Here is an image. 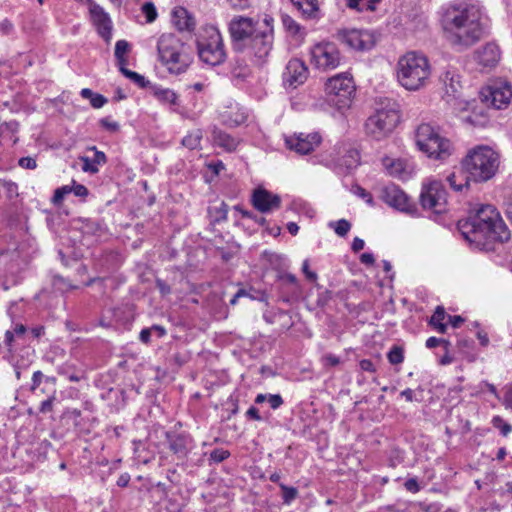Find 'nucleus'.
<instances>
[{"label":"nucleus","instance_id":"6e6552de","mask_svg":"<svg viewBox=\"0 0 512 512\" xmlns=\"http://www.w3.org/2000/svg\"><path fill=\"white\" fill-rule=\"evenodd\" d=\"M355 90L353 78L348 73L337 74L325 84L327 101L339 110L350 107Z\"/></svg>","mask_w":512,"mask_h":512},{"label":"nucleus","instance_id":"a19ab883","mask_svg":"<svg viewBox=\"0 0 512 512\" xmlns=\"http://www.w3.org/2000/svg\"><path fill=\"white\" fill-rule=\"evenodd\" d=\"M230 452L223 448H216L209 454V464H218L230 457Z\"/></svg>","mask_w":512,"mask_h":512},{"label":"nucleus","instance_id":"37998d69","mask_svg":"<svg viewBox=\"0 0 512 512\" xmlns=\"http://www.w3.org/2000/svg\"><path fill=\"white\" fill-rule=\"evenodd\" d=\"M342 164L346 166L347 170L356 168L359 164V154L356 150H349L342 158Z\"/></svg>","mask_w":512,"mask_h":512},{"label":"nucleus","instance_id":"cd10ccee","mask_svg":"<svg viewBox=\"0 0 512 512\" xmlns=\"http://www.w3.org/2000/svg\"><path fill=\"white\" fill-rule=\"evenodd\" d=\"M468 174L463 168L453 171L446 177V181L449 186L456 192L463 191L464 188H468L471 178L467 177Z\"/></svg>","mask_w":512,"mask_h":512},{"label":"nucleus","instance_id":"f3484780","mask_svg":"<svg viewBox=\"0 0 512 512\" xmlns=\"http://www.w3.org/2000/svg\"><path fill=\"white\" fill-rule=\"evenodd\" d=\"M481 96L496 109L506 108L512 98V87L508 81L496 80L481 92Z\"/></svg>","mask_w":512,"mask_h":512},{"label":"nucleus","instance_id":"39448f33","mask_svg":"<svg viewBox=\"0 0 512 512\" xmlns=\"http://www.w3.org/2000/svg\"><path fill=\"white\" fill-rule=\"evenodd\" d=\"M157 53L158 60L170 74L186 72L191 63L185 44L172 33H164L158 38Z\"/></svg>","mask_w":512,"mask_h":512},{"label":"nucleus","instance_id":"9d476101","mask_svg":"<svg viewBox=\"0 0 512 512\" xmlns=\"http://www.w3.org/2000/svg\"><path fill=\"white\" fill-rule=\"evenodd\" d=\"M341 53L333 42H321L310 49V64L319 71H330L340 66Z\"/></svg>","mask_w":512,"mask_h":512},{"label":"nucleus","instance_id":"864d4df0","mask_svg":"<svg viewBox=\"0 0 512 512\" xmlns=\"http://www.w3.org/2000/svg\"><path fill=\"white\" fill-rule=\"evenodd\" d=\"M247 119V115L244 112H237L235 114V117L229 116L228 119H226V123H228L231 126H238L242 123H244Z\"/></svg>","mask_w":512,"mask_h":512},{"label":"nucleus","instance_id":"473e14b6","mask_svg":"<svg viewBox=\"0 0 512 512\" xmlns=\"http://www.w3.org/2000/svg\"><path fill=\"white\" fill-rule=\"evenodd\" d=\"M266 401L273 410L279 409L284 403V400L280 394L260 393L254 399L255 404H262Z\"/></svg>","mask_w":512,"mask_h":512},{"label":"nucleus","instance_id":"c03bdc74","mask_svg":"<svg viewBox=\"0 0 512 512\" xmlns=\"http://www.w3.org/2000/svg\"><path fill=\"white\" fill-rule=\"evenodd\" d=\"M0 187H2L6 196L10 199L18 196V185L15 182L2 179L0 180Z\"/></svg>","mask_w":512,"mask_h":512},{"label":"nucleus","instance_id":"a18cd8bd","mask_svg":"<svg viewBox=\"0 0 512 512\" xmlns=\"http://www.w3.org/2000/svg\"><path fill=\"white\" fill-rule=\"evenodd\" d=\"M72 193V188L71 186L69 185H64V186H61L59 188H57L55 191H54V195L52 197V203L54 205H60L62 204L63 200L65 199V197Z\"/></svg>","mask_w":512,"mask_h":512},{"label":"nucleus","instance_id":"a878e982","mask_svg":"<svg viewBox=\"0 0 512 512\" xmlns=\"http://www.w3.org/2000/svg\"><path fill=\"white\" fill-rule=\"evenodd\" d=\"M172 22L179 31H192L195 28V20L187 9L176 7L172 12Z\"/></svg>","mask_w":512,"mask_h":512},{"label":"nucleus","instance_id":"f8f14e48","mask_svg":"<svg viewBox=\"0 0 512 512\" xmlns=\"http://www.w3.org/2000/svg\"><path fill=\"white\" fill-rule=\"evenodd\" d=\"M252 18L237 16L229 23V33L232 39V48L236 52H244L248 40L257 32Z\"/></svg>","mask_w":512,"mask_h":512},{"label":"nucleus","instance_id":"9b49d317","mask_svg":"<svg viewBox=\"0 0 512 512\" xmlns=\"http://www.w3.org/2000/svg\"><path fill=\"white\" fill-rule=\"evenodd\" d=\"M274 41L273 28L259 30L248 40L244 52L252 58L255 64H263L269 56Z\"/></svg>","mask_w":512,"mask_h":512},{"label":"nucleus","instance_id":"338daca9","mask_svg":"<svg viewBox=\"0 0 512 512\" xmlns=\"http://www.w3.org/2000/svg\"><path fill=\"white\" fill-rule=\"evenodd\" d=\"M13 31V24L5 19L0 22V32L2 35H9Z\"/></svg>","mask_w":512,"mask_h":512},{"label":"nucleus","instance_id":"4c0bfd02","mask_svg":"<svg viewBox=\"0 0 512 512\" xmlns=\"http://www.w3.org/2000/svg\"><path fill=\"white\" fill-rule=\"evenodd\" d=\"M387 359L391 365H399L404 361V348L393 345L387 353Z\"/></svg>","mask_w":512,"mask_h":512},{"label":"nucleus","instance_id":"20e7f679","mask_svg":"<svg viewBox=\"0 0 512 512\" xmlns=\"http://www.w3.org/2000/svg\"><path fill=\"white\" fill-rule=\"evenodd\" d=\"M461 165L473 182H486L496 174L499 156L488 146H477L468 152Z\"/></svg>","mask_w":512,"mask_h":512},{"label":"nucleus","instance_id":"dca6fc26","mask_svg":"<svg viewBox=\"0 0 512 512\" xmlns=\"http://www.w3.org/2000/svg\"><path fill=\"white\" fill-rule=\"evenodd\" d=\"M380 198L383 202L396 210L405 212L412 216L417 214V207L415 203L395 184L384 186L381 189Z\"/></svg>","mask_w":512,"mask_h":512},{"label":"nucleus","instance_id":"69168bd1","mask_svg":"<svg viewBox=\"0 0 512 512\" xmlns=\"http://www.w3.org/2000/svg\"><path fill=\"white\" fill-rule=\"evenodd\" d=\"M150 328L152 330V335L158 339L164 337L167 334L165 327H163L161 325L154 324Z\"/></svg>","mask_w":512,"mask_h":512},{"label":"nucleus","instance_id":"c85d7f7f","mask_svg":"<svg viewBox=\"0 0 512 512\" xmlns=\"http://www.w3.org/2000/svg\"><path fill=\"white\" fill-rule=\"evenodd\" d=\"M282 24L287 33H289L292 37L303 40L306 31L305 28L298 24L291 16L287 14L282 15Z\"/></svg>","mask_w":512,"mask_h":512},{"label":"nucleus","instance_id":"13d9d810","mask_svg":"<svg viewBox=\"0 0 512 512\" xmlns=\"http://www.w3.org/2000/svg\"><path fill=\"white\" fill-rule=\"evenodd\" d=\"M73 186H71L72 188V193H74L75 196L77 197H86L89 193L88 189L82 185V184H77L75 181H73Z\"/></svg>","mask_w":512,"mask_h":512},{"label":"nucleus","instance_id":"6ab92c4d","mask_svg":"<svg viewBox=\"0 0 512 512\" xmlns=\"http://www.w3.org/2000/svg\"><path fill=\"white\" fill-rule=\"evenodd\" d=\"M321 142L322 136L318 132H300L285 137V144L287 148L300 155H306L313 152Z\"/></svg>","mask_w":512,"mask_h":512},{"label":"nucleus","instance_id":"0e129e2a","mask_svg":"<svg viewBox=\"0 0 512 512\" xmlns=\"http://www.w3.org/2000/svg\"><path fill=\"white\" fill-rule=\"evenodd\" d=\"M44 378V374L41 371H35L32 376L31 390L35 391Z\"/></svg>","mask_w":512,"mask_h":512},{"label":"nucleus","instance_id":"c9c22d12","mask_svg":"<svg viewBox=\"0 0 512 512\" xmlns=\"http://www.w3.org/2000/svg\"><path fill=\"white\" fill-rule=\"evenodd\" d=\"M293 4L301 11L302 15L306 18H315L318 12L317 2L310 1H295L292 0Z\"/></svg>","mask_w":512,"mask_h":512},{"label":"nucleus","instance_id":"b1692460","mask_svg":"<svg viewBox=\"0 0 512 512\" xmlns=\"http://www.w3.org/2000/svg\"><path fill=\"white\" fill-rule=\"evenodd\" d=\"M88 150L93 151L94 156L92 158L88 156L79 157L80 161L83 163L82 170L95 174L99 171V166L106 164L107 157L104 152L97 150L95 146L89 147Z\"/></svg>","mask_w":512,"mask_h":512},{"label":"nucleus","instance_id":"8fccbe9b","mask_svg":"<svg viewBox=\"0 0 512 512\" xmlns=\"http://www.w3.org/2000/svg\"><path fill=\"white\" fill-rule=\"evenodd\" d=\"M56 400L55 392L50 395L46 400L42 401L39 406V412L46 414L53 411V405Z\"/></svg>","mask_w":512,"mask_h":512},{"label":"nucleus","instance_id":"72a5a7b5","mask_svg":"<svg viewBox=\"0 0 512 512\" xmlns=\"http://www.w3.org/2000/svg\"><path fill=\"white\" fill-rule=\"evenodd\" d=\"M202 138V130L195 129L193 131L188 132V134L183 137L181 143L184 147L190 150H194L200 148Z\"/></svg>","mask_w":512,"mask_h":512},{"label":"nucleus","instance_id":"4d7b16f0","mask_svg":"<svg viewBox=\"0 0 512 512\" xmlns=\"http://www.w3.org/2000/svg\"><path fill=\"white\" fill-rule=\"evenodd\" d=\"M152 337L153 335L150 327L143 328L139 333V340L146 345L151 343Z\"/></svg>","mask_w":512,"mask_h":512},{"label":"nucleus","instance_id":"0eeeda50","mask_svg":"<svg viewBox=\"0 0 512 512\" xmlns=\"http://www.w3.org/2000/svg\"><path fill=\"white\" fill-rule=\"evenodd\" d=\"M415 142L418 149L429 158L445 160L452 155L454 147L451 141L442 137L430 124L422 123L415 133Z\"/></svg>","mask_w":512,"mask_h":512},{"label":"nucleus","instance_id":"774afa93","mask_svg":"<svg viewBox=\"0 0 512 512\" xmlns=\"http://www.w3.org/2000/svg\"><path fill=\"white\" fill-rule=\"evenodd\" d=\"M420 507L423 512H440L441 509L438 503L420 504Z\"/></svg>","mask_w":512,"mask_h":512},{"label":"nucleus","instance_id":"79ce46f5","mask_svg":"<svg viewBox=\"0 0 512 512\" xmlns=\"http://www.w3.org/2000/svg\"><path fill=\"white\" fill-rule=\"evenodd\" d=\"M120 313H121V309L120 308H115V309L107 310L106 313L102 316V318L100 320V325L103 326V327H112V326H114V323H113L112 320H107L110 316L115 317V323L116 324L121 323V320L119 318V314Z\"/></svg>","mask_w":512,"mask_h":512},{"label":"nucleus","instance_id":"c756f323","mask_svg":"<svg viewBox=\"0 0 512 512\" xmlns=\"http://www.w3.org/2000/svg\"><path fill=\"white\" fill-rule=\"evenodd\" d=\"M446 317H448V315L446 314L445 309L442 306H437L429 320V325L439 333L444 334L447 330V324L444 323Z\"/></svg>","mask_w":512,"mask_h":512},{"label":"nucleus","instance_id":"bb28decb","mask_svg":"<svg viewBox=\"0 0 512 512\" xmlns=\"http://www.w3.org/2000/svg\"><path fill=\"white\" fill-rule=\"evenodd\" d=\"M151 93L161 104L173 110L180 104L178 95L172 89L164 88L160 85H152Z\"/></svg>","mask_w":512,"mask_h":512},{"label":"nucleus","instance_id":"a211bd4d","mask_svg":"<svg viewBox=\"0 0 512 512\" xmlns=\"http://www.w3.org/2000/svg\"><path fill=\"white\" fill-rule=\"evenodd\" d=\"M337 38L350 49L367 51L375 45V39L368 30L343 29L338 31Z\"/></svg>","mask_w":512,"mask_h":512},{"label":"nucleus","instance_id":"1a4fd4ad","mask_svg":"<svg viewBox=\"0 0 512 512\" xmlns=\"http://www.w3.org/2000/svg\"><path fill=\"white\" fill-rule=\"evenodd\" d=\"M197 51L202 62L210 66H217L226 60V51L220 32L216 28H209L205 35L197 39Z\"/></svg>","mask_w":512,"mask_h":512},{"label":"nucleus","instance_id":"09e8293b","mask_svg":"<svg viewBox=\"0 0 512 512\" xmlns=\"http://www.w3.org/2000/svg\"><path fill=\"white\" fill-rule=\"evenodd\" d=\"M245 417L248 420H253V421H264V420L266 421L268 419V416L261 415L259 412V409L256 408L255 406H251L248 408V410L245 412Z\"/></svg>","mask_w":512,"mask_h":512},{"label":"nucleus","instance_id":"ea45409f","mask_svg":"<svg viewBox=\"0 0 512 512\" xmlns=\"http://www.w3.org/2000/svg\"><path fill=\"white\" fill-rule=\"evenodd\" d=\"M329 227L333 228L338 236L345 237L351 229V224L346 219H340L335 222H330Z\"/></svg>","mask_w":512,"mask_h":512},{"label":"nucleus","instance_id":"ddd939ff","mask_svg":"<svg viewBox=\"0 0 512 512\" xmlns=\"http://www.w3.org/2000/svg\"><path fill=\"white\" fill-rule=\"evenodd\" d=\"M168 448L175 456V458L181 462V464L187 463L191 453L196 449V441L193 436L186 431H168L165 434Z\"/></svg>","mask_w":512,"mask_h":512},{"label":"nucleus","instance_id":"f704fd0d","mask_svg":"<svg viewBox=\"0 0 512 512\" xmlns=\"http://www.w3.org/2000/svg\"><path fill=\"white\" fill-rule=\"evenodd\" d=\"M120 72L128 79H130L133 83H135L140 88H147L149 87L151 89V82L147 80L143 75L138 74L137 72L131 71L127 69L126 67H120Z\"/></svg>","mask_w":512,"mask_h":512},{"label":"nucleus","instance_id":"58836bf2","mask_svg":"<svg viewBox=\"0 0 512 512\" xmlns=\"http://www.w3.org/2000/svg\"><path fill=\"white\" fill-rule=\"evenodd\" d=\"M279 487L284 504L290 505L298 497V490L295 487L287 486L284 483H279Z\"/></svg>","mask_w":512,"mask_h":512},{"label":"nucleus","instance_id":"7c9ffc66","mask_svg":"<svg viewBox=\"0 0 512 512\" xmlns=\"http://www.w3.org/2000/svg\"><path fill=\"white\" fill-rule=\"evenodd\" d=\"M380 1L381 0H346V6L358 12L375 11Z\"/></svg>","mask_w":512,"mask_h":512},{"label":"nucleus","instance_id":"49530a36","mask_svg":"<svg viewBox=\"0 0 512 512\" xmlns=\"http://www.w3.org/2000/svg\"><path fill=\"white\" fill-rule=\"evenodd\" d=\"M99 124L104 130L110 133H117L120 130V124L110 116L101 118Z\"/></svg>","mask_w":512,"mask_h":512},{"label":"nucleus","instance_id":"bf43d9fd","mask_svg":"<svg viewBox=\"0 0 512 512\" xmlns=\"http://www.w3.org/2000/svg\"><path fill=\"white\" fill-rule=\"evenodd\" d=\"M107 103V99L101 94H95L90 100V104L93 108L99 109Z\"/></svg>","mask_w":512,"mask_h":512},{"label":"nucleus","instance_id":"e2e57ef3","mask_svg":"<svg viewBox=\"0 0 512 512\" xmlns=\"http://www.w3.org/2000/svg\"><path fill=\"white\" fill-rule=\"evenodd\" d=\"M359 366L362 371L371 372V373L376 372V367L370 359L361 360L359 362Z\"/></svg>","mask_w":512,"mask_h":512},{"label":"nucleus","instance_id":"603ef678","mask_svg":"<svg viewBox=\"0 0 512 512\" xmlns=\"http://www.w3.org/2000/svg\"><path fill=\"white\" fill-rule=\"evenodd\" d=\"M18 164L23 169L34 170L37 167L36 159L30 156L19 159Z\"/></svg>","mask_w":512,"mask_h":512},{"label":"nucleus","instance_id":"2eb2a0df","mask_svg":"<svg viewBox=\"0 0 512 512\" xmlns=\"http://www.w3.org/2000/svg\"><path fill=\"white\" fill-rule=\"evenodd\" d=\"M447 202L446 191L441 181L432 180L423 185L420 194V203L424 209H431L441 213Z\"/></svg>","mask_w":512,"mask_h":512},{"label":"nucleus","instance_id":"393cba45","mask_svg":"<svg viewBox=\"0 0 512 512\" xmlns=\"http://www.w3.org/2000/svg\"><path fill=\"white\" fill-rule=\"evenodd\" d=\"M212 142L214 146L220 147L226 152L235 151L239 144L237 138H234L217 127H213L212 129Z\"/></svg>","mask_w":512,"mask_h":512},{"label":"nucleus","instance_id":"e433bc0d","mask_svg":"<svg viewBox=\"0 0 512 512\" xmlns=\"http://www.w3.org/2000/svg\"><path fill=\"white\" fill-rule=\"evenodd\" d=\"M80 230L86 235H100L102 231V225L93 219H85L82 221Z\"/></svg>","mask_w":512,"mask_h":512},{"label":"nucleus","instance_id":"de8ad7c7","mask_svg":"<svg viewBox=\"0 0 512 512\" xmlns=\"http://www.w3.org/2000/svg\"><path fill=\"white\" fill-rule=\"evenodd\" d=\"M142 13L144 14L148 23H152L157 18L156 8L151 2H147L142 6Z\"/></svg>","mask_w":512,"mask_h":512},{"label":"nucleus","instance_id":"2f4dec72","mask_svg":"<svg viewBox=\"0 0 512 512\" xmlns=\"http://www.w3.org/2000/svg\"><path fill=\"white\" fill-rule=\"evenodd\" d=\"M131 46L126 40H118L115 44L114 56L117 64L120 67H125L127 64L126 54L130 51Z\"/></svg>","mask_w":512,"mask_h":512},{"label":"nucleus","instance_id":"6e6d98bb","mask_svg":"<svg viewBox=\"0 0 512 512\" xmlns=\"http://www.w3.org/2000/svg\"><path fill=\"white\" fill-rule=\"evenodd\" d=\"M404 487L411 493H417L420 491V485L416 478H408L404 483Z\"/></svg>","mask_w":512,"mask_h":512},{"label":"nucleus","instance_id":"680f3d73","mask_svg":"<svg viewBox=\"0 0 512 512\" xmlns=\"http://www.w3.org/2000/svg\"><path fill=\"white\" fill-rule=\"evenodd\" d=\"M232 8L245 10L250 7V0H228Z\"/></svg>","mask_w":512,"mask_h":512},{"label":"nucleus","instance_id":"f03ea898","mask_svg":"<svg viewBox=\"0 0 512 512\" xmlns=\"http://www.w3.org/2000/svg\"><path fill=\"white\" fill-rule=\"evenodd\" d=\"M441 26L446 41L458 52L469 49L486 34L482 8L467 0L443 8Z\"/></svg>","mask_w":512,"mask_h":512},{"label":"nucleus","instance_id":"4468645a","mask_svg":"<svg viewBox=\"0 0 512 512\" xmlns=\"http://www.w3.org/2000/svg\"><path fill=\"white\" fill-rule=\"evenodd\" d=\"M440 82L443 85V98L448 104L456 105L459 109H464L466 102L461 100L462 84L461 76L454 67H448L441 75Z\"/></svg>","mask_w":512,"mask_h":512},{"label":"nucleus","instance_id":"5fc2aeb1","mask_svg":"<svg viewBox=\"0 0 512 512\" xmlns=\"http://www.w3.org/2000/svg\"><path fill=\"white\" fill-rule=\"evenodd\" d=\"M302 272L305 274L307 280L315 282L317 280V274L309 269V260L306 259L302 264Z\"/></svg>","mask_w":512,"mask_h":512},{"label":"nucleus","instance_id":"7ed1b4c3","mask_svg":"<svg viewBox=\"0 0 512 512\" xmlns=\"http://www.w3.org/2000/svg\"><path fill=\"white\" fill-rule=\"evenodd\" d=\"M375 111L366 119L365 135L373 141H383L391 136L400 122L399 104L391 98H379Z\"/></svg>","mask_w":512,"mask_h":512},{"label":"nucleus","instance_id":"412c9836","mask_svg":"<svg viewBox=\"0 0 512 512\" xmlns=\"http://www.w3.org/2000/svg\"><path fill=\"white\" fill-rule=\"evenodd\" d=\"M252 204L261 213H270L281 205V198L277 194L258 188L252 194Z\"/></svg>","mask_w":512,"mask_h":512},{"label":"nucleus","instance_id":"423d86ee","mask_svg":"<svg viewBox=\"0 0 512 512\" xmlns=\"http://www.w3.org/2000/svg\"><path fill=\"white\" fill-rule=\"evenodd\" d=\"M431 74L427 57L417 52H408L397 63V79L407 90H418L425 85Z\"/></svg>","mask_w":512,"mask_h":512},{"label":"nucleus","instance_id":"f257e3e1","mask_svg":"<svg viewBox=\"0 0 512 512\" xmlns=\"http://www.w3.org/2000/svg\"><path fill=\"white\" fill-rule=\"evenodd\" d=\"M457 229L470 244L484 250H493L500 254L505 251L504 243L510 239V231L493 205L478 204L471 209L469 216L460 219ZM495 262L511 269L509 252L504 258L497 255Z\"/></svg>","mask_w":512,"mask_h":512},{"label":"nucleus","instance_id":"3c124183","mask_svg":"<svg viewBox=\"0 0 512 512\" xmlns=\"http://www.w3.org/2000/svg\"><path fill=\"white\" fill-rule=\"evenodd\" d=\"M492 424L495 428L500 429L502 435L506 436L511 430V426L504 422L503 419L499 416H495L492 419Z\"/></svg>","mask_w":512,"mask_h":512},{"label":"nucleus","instance_id":"4be33fe9","mask_svg":"<svg viewBox=\"0 0 512 512\" xmlns=\"http://www.w3.org/2000/svg\"><path fill=\"white\" fill-rule=\"evenodd\" d=\"M382 164L390 176L403 181L410 179L414 173V165L404 159L384 157Z\"/></svg>","mask_w":512,"mask_h":512},{"label":"nucleus","instance_id":"aec40b11","mask_svg":"<svg viewBox=\"0 0 512 512\" xmlns=\"http://www.w3.org/2000/svg\"><path fill=\"white\" fill-rule=\"evenodd\" d=\"M308 69L304 62L298 58L291 59L283 72L282 79L286 87L296 88L307 79Z\"/></svg>","mask_w":512,"mask_h":512},{"label":"nucleus","instance_id":"5701e85b","mask_svg":"<svg viewBox=\"0 0 512 512\" xmlns=\"http://www.w3.org/2000/svg\"><path fill=\"white\" fill-rule=\"evenodd\" d=\"M475 59L479 65L492 68L500 59V49L494 43H487L475 52Z\"/></svg>","mask_w":512,"mask_h":512},{"label":"nucleus","instance_id":"052dcab7","mask_svg":"<svg viewBox=\"0 0 512 512\" xmlns=\"http://www.w3.org/2000/svg\"><path fill=\"white\" fill-rule=\"evenodd\" d=\"M323 362H324L325 366L335 367V366L339 365L340 359L338 356L329 353V354H325L323 356Z\"/></svg>","mask_w":512,"mask_h":512}]
</instances>
